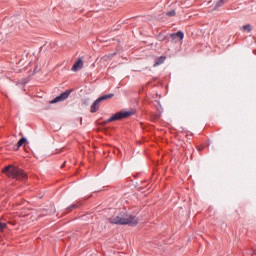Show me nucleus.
I'll list each match as a JSON object with an SVG mask.
<instances>
[{
    "mask_svg": "<svg viewBox=\"0 0 256 256\" xmlns=\"http://www.w3.org/2000/svg\"><path fill=\"white\" fill-rule=\"evenodd\" d=\"M133 115V112L131 111H120L114 114L112 117H110L105 123H111L113 121H119L121 119H127V117H131Z\"/></svg>",
    "mask_w": 256,
    "mask_h": 256,
    "instance_id": "4",
    "label": "nucleus"
},
{
    "mask_svg": "<svg viewBox=\"0 0 256 256\" xmlns=\"http://www.w3.org/2000/svg\"><path fill=\"white\" fill-rule=\"evenodd\" d=\"M253 254L256 255V249L253 250Z\"/></svg>",
    "mask_w": 256,
    "mask_h": 256,
    "instance_id": "17",
    "label": "nucleus"
},
{
    "mask_svg": "<svg viewBox=\"0 0 256 256\" xmlns=\"http://www.w3.org/2000/svg\"><path fill=\"white\" fill-rule=\"evenodd\" d=\"M79 69H83V61L81 59H78L72 66V71H79Z\"/></svg>",
    "mask_w": 256,
    "mask_h": 256,
    "instance_id": "7",
    "label": "nucleus"
},
{
    "mask_svg": "<svg viewBox=\"0 0 256 256\" xmlns=\"http://www.w3.org/2000/svg\"><path fill=\"white\" fill-rule=\"evenodd\" d=\"M7 229V223L0 222V231H5Z\"/></svg>",
    "mask_w": 256,
    "mask_h": 256,
    "instance_id": "15",
    "label": "nucleus"
},
{
    "mask_svg": "<svg viewBox=\"0 0 256 256\" xmlns=\"http://www.w3.org/2000/svg\"><path fill=\"white\" fill-rule=\"evenodd\" d=\"M243 33H251L253 31V26L251 24H246L240 28Z\"/></svg>",
    "mask_w": 256,
    "mask_h": 256,
    "instance_id": "10",
    "label": "nucleus"
},
{
    "mask_svg": "<svg viewBox=\"0 0 256 256\" xmlns=\"http://www.w3.org/2000/svg\"><path fill=\"white\" fill-rule=\"evenodd\" d=\"M2 173L7 175L10 179H16V181H27L28 176L23 169L13 166V165H8L2 169Z\"/></svg>",
    "mask_w": 256,
    "mask_h": 256,
    "instance_id": "1",
    "label": "nucleus"
},
{
    "mask_svg": "<svg viewBox=\"0 0 256 256\" xmlns=\"http://www.w3.org/2000/svg\"><path fill=\"white\" fill-rule=\"evenodd\" d=\"M25 143H27V138L22 137V138L18 141V143H17V145H16V149H19V147H23V144H25Z\"/></svg>",
    "mask_w": 256,
    "mask_h": 256,
    "instance_id": "11",
    "label": "nucleus"
},
{
    "mask_svg": "<svg viewBox=\"0 0 256 256\" xmlns=\"http://www.w3.org/2000/svg\"><path fill=\"white\" fill-rule=\"evenodd\" d=\"M77 207H79L77 204H72L71 206L66 208V211L67 212L73 211V209H77Z\"/></svg>",
    "mask_w": 256,
    "mask_h": 256,
    "instance_id": "13",
    "label": "nucleus"
},
{
    "mask_svg": "<svg viewBox=\"0 0 256 256\" xmlns=\"http://www.w3.org/2000/svg\"><path fill=\"white\" fill-rule=\"evenodd\" d=\"M55 213V207L51 206L48 209L42 210L40 217H47V215H53Z\"/></svg>",
    "mask_w": 256,
    "mask_h": 256,
    "instance_id": "6",
    "label": "nucleus"
},
{
    "mask_svg": "<svg viewBox=\"0 0 256 256\" xmlns=\"http://www.w3.org/2000/svg\"><path fill=\"white\" fill-rule=\"evenodd\" d=\"M166 15H167L168 17H175L176 12H175V10H171V11L167 12Z\"/></svg>",
    "mask_w": 256,
    "mask_h": 256,
    "instance_id": "14",
    "label": "nucleus"
},
{
    "mask_svg": "<svg viewBox=\"0 0 256 256\" xmlns=\"http://www.w3.org/2000/svg\"><path fill=\"white\" fill-rule=\"evenodd\" d=\"M109 223H112V225H130V227H135L139 220L135 216L119 214L109 218Z\"/></svg>",
    "mask_w": 256,
    "mask_h": 256,
    "instance_id": "2",
    "label": "nucleus"
},
{
    "mask_svg": "<svg viewBox=\"0 0 256 256\" xmlns=\"http://www.w3.org/2000/svg\"><path fill=\"white\" fill-rule=\"evenodd\" d=\"M166 59L167 58L165 56H160V57L156 58L153 67H158V65H163V63H165Z\"/></svg>",
    "mask_w": 256,
    "mask_h": 256,
    "instance_id": "8",
    "label": "nucleus"
},
{
    "mask_svg": "<svg viewBox=\"0 0 256 256\" xmlns=\"http://www.w3.org/2000/svg\"><path fill=\"white\" fill-rule=\"evenodd\" d=\"M113 97H115V94H107L96 99L91 105V113H97V111H99V105L102 103V101H107V99H113Z\"/></svg>",
    "mask_w": 256,
    "mask_h": 256,
    "instance_id": "3",
    "label": "nucleus"
},
{
    "mask_svg": "<svg viewBox=\"0 0 256 256\" xmlns=\"http://www.w3.org/2000/svg\"><path fill=\"white\" fill-rule=\"evenodd\" d=\"M171 39H180V40H183V37H185V34L182 32V31H178L176 33H173L170 35Z\"/></svg>",
    "mask_w": 256,
    "mask_h": 256,
    "instance_id": "9",
    "label": "nucleus"
},
{
    "mask_svg": "<svg viewBox=\"0 0 256 256\" xmlns=\"http://www.w3.org/2000/svg\"><path fill=\"white\" fill-rule=\"evenodd\" d=\"M69 95H71V90H66L65 92L54 98L50 103L55 104L66 101V99H69Z\"/></svg>",
    "mask_w": 256,
    "mask_h": 256,
    "instance_id": "5",
    "label": "nucleus"
},
{
    "mask_svg": "<svg viewBox=\"0 0 256 256\" xmlns=\"http://www.w3.org/2000/svg\"><path fill=\"white\" fill-rule=\"evenodd\" d=\"M227 1L229 0H219L216 5L214 6V9H219V7H223V5H225V3H227Z\"/></svg>",
    "mask_w": 256,
    "mask_h": 256,
    "instance_id": "12",
    "label": "nucleus"
},
{
    "mask_svg": "<svg viewBox=\"0 0 256 256\" xmlns=\"http://www.w3.org/2000/svg\"><path fill=\"white\" fill-rule=\"evenodd\" d=\"M198 150L199 151H203V147H198Z\"/></svg>",
    "mask_w": 256,
    "mask_h": 256,
    "instance_id": "16",
    "label": "nucleus"
}]
</instances>
